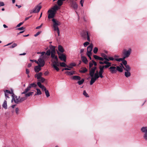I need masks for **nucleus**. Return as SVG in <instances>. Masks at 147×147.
<instances>
[{"mask_svg": "<svg viewBox=\"0 0 147 147\" xmlns=\"http://www.w3.org/2000/svg\"><path fill=\"white\" fill-rule=\"evenodd\" d=\"M52 21L53 22V26L54 30L57 31L58 36H59L60 32L58 26L60 25L61 24V23L59 22L54 18L52 19Z\"/></svg>", "mask_w": 147, "mask_h": 147, "instance_id": "1", "label": "nucleus"}, {"mask_svg": "<svg viewBox=\"0 0 147 147\" xmlns=\"http://www.w3.org/2000/svg\"><path fill=\"white\" fill-rule=\"evenodd\" d=\"M132 52V49L131 48H129L127 49H124L122 51V54L123 56L125 58L129 57Z\"/></svg>", "mask_w": 147, "mask_h": 147, "instance_id": "2", "label": "nucleus"}, {"mask_svg": "<svg viewBox=\"0 0 147 147\" xmlns=\"http://www.w3.org/2000/svg\"><path fill=\"white\" fill-rule=\"evenodd\" d=\"M75 0H69L68 3L70 7L76 10L78 8V5L77 4Z\"/></svg>", "mask_w": 147, "mask_h": 147, "instance_id": "3", "label": "nucleus"}, {"mask_svg": "<svg viewBox=\"0 0 147 147\" xmlns=\"http://www.w3.org/2000/svg\"><path fill=\"white\" fill-rule=\"evenodd\" d=\"M41 7V6L40 4L37 5L33 10L30 11V13H36L38 12Z\"/></svg>", "mask_w": 147, "mask_h": 147, "instance_id": "4", "label": "nucleus"}, {"mask_svg": "<svg viewBox=\"0 0 147 147\" xmlns=\"http://www.w3.org/2000/svg\"><path fill=\"white\" fill-rule=\"evenodd\" d=\"M81 34L82 37L85 38H87V40L90 41L89 34L87 31H83L81 33Z\"/></svg>", "mask_w": 147, "mask_h": 147, "instance_id": "5", "label": "nucleus"}, {"mask_svg": "<svg viewBox=\"0 0 147 147\" xmlns=\"http://www.w3.org/2000/svg\"><path fill=\"white\" fill-rule=\"evenodd\" d=\"M35 62L41 67H43L45 64V60L42 59V58H39L38 61L35 60Z\"/></svg>", "mask_w": 147, "mask_h": 147, "instance_id": "6", "label": "nucleus"}, {"mask_svg": "<svg viewBox=\"0 0 147 147\" xmlns=\"http://www.w3.org/2000/svg\"><path fill=\"white\" fill-rule=\"evenodd\" d=\"M12 99L11 100V102H12L14 100L16 104H18L19 103V102H18V101H19V97L18 98V96L16 95H15L14 94L12 93Z\"/></svg>", "mask_w": 147, "mask_h": 147, "instance_id": "7", "label": "nucleus"}, {"mask_svg": "<svg viewBox=\"0 0 147 147\" xmlns=\"http://www.w3.org/2000/svg\"><path fill=\"white\" fill-rule=\"evenodd\" d=\"M59 57L61 61H66V57L64 54L58 52Z\"/></svg>", "mask_w": 147, "mask_h": 147, "instance_id": "8", "label": "nucleus"}, {"mask_svg": "<svg viewBox=\"0 0 147 147\" xmlns=\"http://www.w3.org/2000/svg\"><path fill=\"white\" fill-rule=\"evenodd\" d=\"M96 69V67H94L90 69L89 71V75L91 77H93L95 70Z\"/></svg>", "mask_w": 147, "mask_h": 147, "instance_id": "9", "label": "nucleus"}, {"mask_svg": "<svg viewBox=\"0 0 147 147\" xmlns=\"http://www.w3.org/2000/svg\"><path fill=\"white\" fill-rule=\"evenodd\" d=\"M48 12L49 13L48 16L49 19L55 17L56 13L53 12L51 10H49Z\"/></svg>", "mask_w": 147, "mask_h": 147, "instance_id": "10", "label": "nucleus"}, {"mask_svg": "<svg viewBox=\"0 0 147 147\" xmlns=\"http://www.w3.org/2000/svg\"><path fill=\"white\" fill-rule=\"evenodd\" d=\"M60 9V7H58L57 5L56 4L51 9L49 10H51L53 12L56 13V11Z\"/></svg>", "mask_w": 147, "mask_h": 147, "instance_id": "11", "label": "nucleus"}, {"mask_svg": "<svg viewBox=\"0 0 147 147\" xmlns=\"http://www.w3.org/2000/svg\"><path fill=\"white\" fill-rule=\"evenodd\" d=\"M110 71L112 74L115 73L117 72L116 67L115 66H111L109 68Z\"/></svg>", "mask_w": 147, "mask_h": 147, "instance_id": "12", "label": "nucleus"}, {"mask_svg": "<svg viewBox=\"0 0 147 147\" xmlns=\"http://www.w3.org/2000/svg\"><path fill=\"white\" fill-rule=\"evenodd\" d=\"M104 68L102 66L101 67L100 66L99 67L100 71L98 73L100 77L101 78H103V77L102 74L104 72Z\"/></svg>", "mask_w": 147, "mask_h": 147, "instance_id": "13", "label": "nucleus"}, {"mask_svg": "<svg viewBox=\"0 0 147 147\" xmlns=\"http://www.w3.org/2000/svg\"><path fill=\"white\" fill-rule=\"evenodd\" d=\"M121 65L122 66L124 70L126 71H130L131 67L128 65L125 66V67L123 66L122 64L121 63Z\"/></svg>", "mask_w": 147, "mask_h": 147, "instance_id": "14", "label": "nucleus"}, {"mask_svg": "<svg viewBox=\"0 0 147 147\" xmlns=\"http://www.w3.org/2000/svg\"><path fill=\"white\" fill-rule=\"evenodd\" d=\"M42 73L41 72H40L35 74L34 77L35 78H36L38 80L42 77Z\"/></svg>", "mask_w": 147, "mask_h": 147, "instance_id": "15", "label": "nucleus"}, {"mask_svg": "<svg viewBox=\"0 0 147 147\" xmlns=\"http://www.w3.org/2000/svg\"><path fill=\"white\" fill-rule=\"evenodd\" d=\"M93 45L92 44H91L87 48V53H91V51L92 50Z\"/></svg>", "mask_w": 147, "mask_h": 147, "instance_id": "16", "label": "nucleus"}, {"mask_svg": "<svg viewBox=\"0 0 147 147\" xmlns=\"http://www.w3.org/2000/svg\"><path fill=\"white\" fill-rule=\"evenodd\" d=\"M41 66L38 65V66H35L34 67V70L35 71L36 73L39 72L41 70Z\"/></svg>", "mask_w": 147, "mask_h": 147, "instance_id": "17", "label": "nucleus"}, {"mask_svg": "<svg viewBox=\"0 0 147 147\" xmlns=\"http://www.w3.org/2000/svg\"><path fill=\"white\" fill-rule=\"evenodd\" d=\"M105 64H106V65H105L103 66L102 67L104 68H107L109 67L110 66H111V63L110 62H109L108 61H106V62H105Z\"/></svg>", "mask_w": 147, "mask_h": 147, "instance_id": "18", "label": "nucleus"}, {"mask_svg": "<svg viewBox=\"0 0 147 147\" xmlns=\"http://www.w3.org/2000/svg\"><path fill=\"white\" fill-rule=\"evenodd\" d=\"M81 58V59L83 62H84V63L86 64L87 63L88 61L87 60V59L84 56H82Z\"/></svg>", "mask_w": 147, "mask_h": 147, "instance_id": "19", "label": "nucleus"}, {"mask_svg": "<svg viewBox=\"0 0 147 147\" xmlns=\"http://www.w3.org/2000/svg\"><path fill=\"white\" fill-rule=\"evenodd\" d=\"M141 130L143 133H147V127L146 126L142 127L141 129Z\"/></svg>", "mask_w": 147, "mask_h": 147, "instance_id": "20", "label": "nucleus"}, {"mask_svg": "<svg viewBox=\"0 0 147 147\" xmlns=\"http://www.w3.org/2000/svg\"><path fill=\"white\" fill-rule=\"evenodd\" d=\"M123 67L121 65L120 66H117L116 67L117 71H118L120 72H122L123 71Z\"/></svg>", "mask_w": 147, "mask_h": 147, "instance_id": "21", "label": "nucleus"}, {"mask_svg": "<svg viewBox=\"0 0 147 147\" xmlns=\"http://www.w3.org/2000/svg\"><path fill=\"white\" fill-rule=\"evenodd\" d=\"M55 53L56 52H51V56L52 58L57 60V57L55 55Z\"/></svg>", "mask_w": 147, "mask_h": 147, "instance_id": "22", "label": "nucleus"}, {"mask_svg": "<svg viewBox=\"0 0 147 147\" xmlns=\"http://www.w3.org/2000/svg\"><path fill=\"white\" fill-rule=\"evenodd\" d=\"M63 2L62 0H58L57 3V5L60 7L63 4Z\"/></svg>", "mask_w": 147, "mask_h": 147, "instance_id": "23", "label": "nucleus"}, {"mask_svg": "<svg viewBox=\"0 0 147 147\" xmlns=\"http://www.w3.org/2000/svg\"><path fill=\"white\" fill-rule=\"evenodd\" d=\"M73 80H79L81 79V77L78 76H74L72 77Z\"/></svg>", "mask_w": 147, "mask_h": 147, "instance_id": "24", "label": "nucleus"}, {"mask_svg": "<svg viewBox=\"0 0 147 147\" xmlns=\"http://www.w3.org/2000/svg\"><path fill=\"white\" fill-rule=\"evenodd\" d=\"M37 84L40 88L42 89V90H43L46 88L44 86L42 85L41 83L40 82H38Z\"/></svg>", "mask_w": 147, "mask_h": 147, "instance_id": "25", "label": "nucleus"}, {"mask_svg": "<svg viewBox=\"0 0 147 147\" xmlns=\"http://www.w3.org/2000/svg\"><path fill=\"white\" fill-rule=\"evenodd\" d=\"M52 65H57V66H59V62L58 61V59L57 60H55L52 62Z\"/></svg>", "mask_w": 147, "mask_h": 147, "instance_id": "26", "label": "nucleus"}, {"mask_svg": "<svg viewBox=\"0 0 147 147\" xmlns=\"http://www.w3.org/2000/svg\"><path fill=\"white\" fill-rule=\"evenodd\" d=\"M19 101H18V102H19V103L27 99L25 96L24 97H20V96H19Z\"/></svg>", "mask_w": 147, "mask_h": 147, "instance_id": "27", "label": "nucleus"}, {"mask_svg": "<svg viewBox=\"0 0 147 147\" xmlns=\"http://www.w3.org/2000/svg\"><path fill=\"white\" fill-rule=\"evenodd\" d=\"M75 72L74 71H66L65 72V73L68 76H71L74 74Z\"/></svg>", "mask_w": 147, "mask_h": 147, "instance_id": "28", "label": "nucleus"}, {"mask_svg": "<svg viewBox=\"0 0 147 147\" xmlns=\"http://www.w3.org/2000/svg\"><path fill=\"white\" fill-rule=\"evenodd\" d=\"M55 46L52 45H50L49 46L50 50H51V52H55Z\"/></svg>", "mask_w": 147, "mask_h": 147, "instance_id": "29", "label": "nucleus"}, {"mask_svg": "<svg viewBox=\"0 0 147 147\" xmlns=\"http://www.w3.org/2000/svg\"><path fill=\"white\" fill-rule=\"evenodd\" d=\"M130 71H125V76L127 78H128L131 76Z\"/></svg>", "mask_w": 147, "mask_h": 147, "instance_id": "30", "label": "nucleus"}, {"mask_svg": "<svg viewBox=\"0 0 147 147\" xmlns=\"http://www.w3.org/2000/svg\"><path fill=\"white\" fill-rule=\"evenodd\" d=\"M4 92L5 97L9 98V94L10 93V91L8 90H6Z\"/></svg>", "mask_w": 147, "mask_h": 147, "instance_id": "31", "label": "nucleus"}, {"mask_svg": "<svg viewBox=\"0 0 147 147\" xmlns=\"http://www.w3.org/2000/svg\"><path fill=\"white\" fill-rule=\"evenodd\" d=\"M30 89V87L28 86L25 89L24 91L22 92L21 94H26V93H27V92L29 91Z\"/></svg>", "mask_w": 147, "mask_h": 147, "instance_id": "32", "label": "nucleus"}, {"mask_svg": "<svg viewBox=\"0 0 147 147\" xmlns=\"http://www.w3.org/2000/svg\"><path fill=\"white\" fill-rule=\"evenodd\" d=\"M58 50L61 53H63L64 51V49L62 46L59 45L58 46Z\"/></svg>", "mask_w": 147, "mask_h": 147, "instance_id": "33", "label": "nucleus"}, {"mask_svg": "<svg viewBox=\"0 0 147 147\" xmlns=\"http://www.w3.org/2000/svg\"><path fill=\"white\" fill-rule=\"evenodd\" d=\"M88 71L87 69L84 67H82L81 68V69L80 70V72L81 73H84Z\"/></svg>", "mask_w": 147, "mask_h": 147, "instance_id": "34", "label": "nucleus"}, {"mask_svg": "<svg viewBox=\"0 0 147 147\" xmlns=\"http://www.w3.org/2000/svg\"><path fill=\"white\" fill-rule=\"evenodd\" d=\"M91 77L90 82V85H92L96 80V79L94 78V76Z\"/></svg>", "mask_w": 147, "mask_h": 147, "instance_id": "35", "label": "nucleus"}, {"mask_svg": "<svg viewBox=\"0 0 147 147\" xmlns=\"http://www.w3.org/2000/svg\"><path fill=\"white\" fill-rule=\"evenodd\" d=\"M43 90L45 92V94H46L47 97H49L50 96V94H49V91H48V90H47L46 89V88H45Z\"/></svg>", "mask_w": 147, "mask_h": 147, "instance_id": "36", "label": "nucleus"}, {"mask_svg": "<svg viewBox=\"0 0 147 147\" xmlns=\"http://www.w3.org/2000/svg\"><path fill=\"white\" fill-rule=\"evenodd\" d=\"M33 94V92H29L28 93H26V94H25V96L27 98V97H28L32 96V95Z\"/></svg>", "mask_w": 147, "mask_h": 147, "instance_id": "37", "label": "nucleus"}, {"mask_svg": "<svg viewBox=\"0 0 147 147\" xmlns=\"http://www.w3.org/2000/svg\"><path fill=\"white\" fill-rule=\"evenodd\" d=\"M2 106L3 108L6 109H7V102L6 100H5Z\"/></svg>", "mask_w": 147, "mask_h": 147, "instance_id": "38", "label": "nucleus"}, {"mask_svg": "<svg viewBox=\"0 0 147 147\" xmlns=\"http://www.w3.org/2000/svg\"><path fill=\"white\" fill-rule=\"evenodd\" d=\"M94 78L96 79V80L98 79L100 77V76L98 74V71H97L96 72V73L94 74Z\"/></svg>", "mask_w": 147, "mask_h": 147, "instance_id": "39", "label": "nucleus"}, {"mask_svg": "<svg viewBox=\"0 0 147 147\" xmlns=\"http://www.w3.org/2000/svg\"><path fill=\"white\" fill-rule=\"evenodd\" d=\"M125 58L123 56V57L122 58H119V59H117V58L115 59V61H116L119 62V61H123L124 60H125Z\"/></svg>", "mask_w": 147, "mask_h": 147, "instance_id": "40", "label": "nucleus"}, {"mask_svg": "<svg viewBox=\"0 0 147 147\" xmlns=\"http://www.w3.org/2000/svg\"><path fill=\"white\" fill-rule=\"evenodd\" d=\"M101 56L103 57L104 59L106 60H108V58H107V56L104 53H102L101 54Z\"/></svg>", "mask_w": 147, "mask_h": 147, "instance_id": "41", "label": "nucleus"}, {"mask_svg": "<svg viewBox=\"0 0 147 147\" xmlns=\"http://www.w3.org/2000/svg\"><path fill=\"white\" fill-rule=\"evenodd\" d=\"M45 79L42 77L38 80V82H40V83H43L45 81Z\"/></svg>", "mask_w": 147, "mask_h": 147, "instance_id": "42", "label": "nucleus"}, {"mask_svg": "<svg viewBox=\"0 0 147 147\" xmlns=\"http://www.w3.org/2000/svg\"><path fill=\"white\" fill-rule=\"evenodd\" d=\"M36 90H37L36 94H35V96L36 95H39L41 94V92L40 89L37 88Z\"/></svg>", "mask_w": 147, "mask_h": 147, "instance_id": "43", "label": "nucleus"}, {"mask_svg": "<svg viewBox=\"0 0 147 147\" xmlns=\"http://www.w3.org/2000/svg\"><path fill=\"white\" fill-rule=\"evenodd\" d=\"M78 81V83L79 85H80L82 84L84 82V79H82L81 80H80Z\"/></svg>", "mask_w": 147, "mask_h": 147, "instance_id": "44", "label": "nucleus"}, {"mask_svg": "<svg viewBox=\"0 0 147 147\" xmlns=\"http://www.w3.org/2000/svg\"><path fill=\"white\" fill-rule=\"evenodd\" d=\"M60 66L61 67H67V65L64 62L60 63L59 64Z\"/></svg>", "mask_w": 147, "mask_h": 147, "instance_id": "45", "label": "nucleus"}, {"mask_svg": "<svg viewBox=\"0 0 147 147\" xmlns=\"http://www.w3.org/2000/svg\"><path fill=\"white\" fill-rule=\"evenodd\" d=\"M37 86L36 84V83H33L31 84H30L29 85V87H30V88L31 87H35Z\"/></svg>", "mask_w": 147, "mask_h": 147, "instance_id": "46", "label": "nucleus"}, {"mask_svg": "<svg viewBox=\"0 0 147 147\" xmlns=\"http://www.w3.org/2000/svg\"><path fill=\"white\" fill-rule=\"evenodd\" d=\"M83 94L86 97H89V96L85 90L84 91Z\"/></svg>", "mask_w": 147, "mask_h": 147, "instance_id": "47", "label": "nucleus"}, {"mask_svg": "<svg viewBox=\"0 0 147 147\" xmlns=\"http://www.w3.org/2000/svg\"><path fill=\"white\" fill-rule=\"evenodd\" d=\"M51 54V50L50 49L48 50L47 52L46 53H45V55H47V56H49Z\"/></svg>", "mask_w": 147, "mask_h": 147, "instance_id": "48", "label": "nucleus"}, {"mask_svg": "<svg viewBox=\"0 0 147 147\" xmlns=\"http://www.w3.org/2000/svg\"><path fill=\"white\" fill-rule=\"evenodd\" d=\"M53 67L57 71H58L59 69V68L58 67L57 65H52Z\"/></svg>", "mask_w": 147, "mask_h": 147, "instance_id": "49", "label": "nucleus"}, {"mask_svg": "<svg viewBox=\"0 0 147 147\" xmlns=\"http://www.w3.org/2000/svg\"><path fill=\"white\" fill-rule=\"evenodd\" d=\"M98 49L96 47H95L93 49V52L94 53L96 54L98 51Z\"/></svg>", "mask_w": 147, "mask_h": 147, "instance_id": "50", "label": "nucleus"}, {"mask_svg": "<svg viewBox=\"0 0 147 147\" xmlns=\"http://www.w3.org/2000/svg\"><path fill=\"white\" fill-rule=\"evenodd\" d=\"M47 55H45V54L42 56H40V58H42V59H43L45 60V59L47 58V57L46 56Z\"/></svg>", "mask_w": 147, "mask_h": 147, "instance_id": "51", "label": "nucleus"}, {"mask_svg": "<svg viewBox=\"0 0 147 147\" xmlns=\"http://www.w3.org/2000/svg\"><path fill=\"white\" fill-rule=\"evenodd\" d=\"M17 46V44L15 43H14L12 45L10 46V48H13L16 47Z\"/></svg>", "mask_w": 147, "mask_h": 147, "instance_id": "52", "label": "nucleus"}, {"mask_svg": "<svg viewBox=\"0 0 147 147\" xmlns=\"http://www.w3.org/2000/svg\"><path fill=\"white\" fill-rule=\"evenodd\" d=\"M143 138L145 140H147V133H144Z\"/></svg>", "mask_w": 147, "mask_h": 147, "instance_id": "53", "label": "nucleus"}, {"mask_svg": "<svg viewBox=\"0 0 147 147\" xmlns=\"http://www.w3.org/2000/svg\"><path fill=\"white\" fill-rule=\"evenodd\" d=\"M122 63H123V64L124 65V66L127 65V61L126 60H124L122 61Z\"/></svg>", "mask_w": 147, "mask_h": 147, "instance_id": "54", "label": "nucleus"}, {"mask_svg": "<svg viewBox=\"0 0 147 147\" xmlns=\"http://www.w3.org/2000/svg\"><path fill=\"white\" fill-rule=\"evenodd\" d=\"M68 68H64V69L65 70H70L71 69V68H72V67L68 66H67Z\"/></svg>", "mask_w": 147, "mask_h": 147, "instance_id": "55", "label": "nucleus"}, {"mask_svg": "<svg viewBox=\"0 0 147 147\" xmlns=\"http://www.w3.org/2000/svg\"><path fill=\"white\" fill-rule=\"evenodd\" d=\"M108 60H106V61H109L110 60L113 61L114 60V59L113 57H109L108 58Z\"/></svg>", "mask_w": 147, "mask_h": 147, "instance_id": "56", "label": "nucleus"}, {"mask_svg": "<svg viewBox=\"0 0 147 147\" xmlns=\"http://www.w3.org/2000/svg\"><path fill=\"white\" fill-rule=\"evenodd\" d=\"M25 29V28L24 27H21L17 29L19 30H24Z\"/></svg>", "mask_w": 147, "mask_h": 147, "instance_id": "57", "label": "nucleus"}, {"mask_svg": "<svg viewBox=\"0 0 147 147\" xmlns=\"http://www.w3.org/2000/svg\"><path fill=\"white\" fill-rule=\"evenodd\" d=\"M89 44V43L88 42H86L84 43V45L85 47H86Z\"/></svg>", "mask_w": 147, "mask_h": 147, "instance_id": "58", "label": "nucleus"}, {"mask_svg": "<svg viewBox=\"0 0 147 147\" xmlns=\"http://www.w3.org/2000/svg\"><path fill=\"white\" fill-rule=\"evenodd\" d=\"M23 23H24V22H22L20 23H19L17 25V26H16V27H19L21 25H22L23 24Z\"/></svg>", "mask_w": 147, "mask_h": 147, "instance_id": "59", "label": "nucleus"}, {"mask_svg": "<svg viewBox=\"0 0 147 147\" xmlns=\"http://www.w3.org/2000/svg\"><path fill=\"white\" fill-rule=\"evenodd\" d=\"M93 57L94 58L98 60L99 57L96 55H93Z\"/></svg>", "mask_w": 147, "mask_h": 147, "instance_id": "60", "label": "nucleus"}, {"mask_svg": "<svg viewBox=\"0 0 147 147\" xmlns=\"http://www.w3.org/2000/svg\"><path fill=\"white\" fill-rule=\"evenodd\" d=\"M75 65H76V64L75 63H70L69 65V66L70 67H72H72L73 66H75Z\"/></svg>", "mask_w": 147, "mask_h": 147, "instance_id": "61", "label": "nucleus"}, {"mask_svg": "<svg viewBox=\"0 0 147 147\" xmlns=\"http://www.w3.org/2000/svg\"><path fill=\"white\" fill-rule=\"evenodd\" d=\"M84 0H81L80 1V3L82 7L83 6V4L84 2Z\"/></svg>", "mask_w": 147, "mask_h": 147, "instance_id": "62", "label": "nucleus"}, {"mask_svg": "<svg viewBox=\"0 0 147 147\" xmlns=\"http://www.w3.org/2000/svg\"><path fill=\"white\" fill-rule=\"evenodd\" d=\"M93 65V63L90 62L89 63V68H90L92 67Z\"/></svg>", "mask_w": 147, "mask_h": 147, "instance_id": "63", "label": "nucleus"}, {"mask_svg": "<svg viewBox=\"0 0 147 147\" xmlns=\"http://www.w3.org/2000/svg\"><path fill=\"white\" fill-rule=\"evenodd\" d=\"M40 32H38L36 34H34V36L35 37L37 36L38 35H39L40 34Z\"/></svg>", "mask_w": 147, "mask_h": 147, "instance_id": "64", "label": "nucleus"}]
</instances>
